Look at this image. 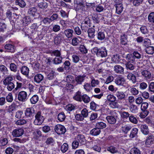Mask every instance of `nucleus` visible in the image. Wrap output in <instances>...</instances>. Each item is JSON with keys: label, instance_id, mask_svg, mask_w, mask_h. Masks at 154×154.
Here are the masks:
<instances>
[{"label": "nucleus", "instance_id": "1", "mask_svg": "<svg viewBox=\"0 0 154 154\" xmlns=\"http://www.w3.org/2000/svg\"><path fill=\"white\" fill-rule=\"evenodd\" d=\"M92 52L96 53L97 56L99 57H105L107 55V51L104 47L100 48L95 47L92 49Z\"/></svg>", "mask_w": 154, "mask_h": 154}, {"label": "nucleus", "instance_id": "2", "mask_svg": "<svg viewBox=\"0 0 154 154\" xmlns=\"http://www.w3.org/2000/svg\"><path fill=\"white\" fill-rule=\"evenodd\" d=\"M90 20L88 17H86L82 22L81 24V28L82 32H86L89 29Z\"/></svg>", "mask_w": 154, "mask_h": 154}, {"label": "nucleus", "instance_id": "3", "mask_svg": "<svg viewBox=\"0 0 154 154\" xmlns=\"http://www.w3.org/2000/svg\"><path fill=\"white\" fill-rule=\"evenodd\" d=\"M35 119L34 122L35 125H39L43 122L44 119L42 116L41 115V112H38L35 116Z\"/></svg>", "mask_w": 154, "mask_h": 154}, {"label": "nucleus", "instance_id": "4", "mask_svg": "<svg viewBox=\"0 0 154 154\" xmlns=\"http://www.w3.org/2000/svg\"><path fill=\"white\" fill-rule=\"evenodd\" d=\"M18 100L20 101L24 102L27 99V94L24 91H21L19 92L18 94Z\"/></svg>", "mask_w": 154, "mask_h": 154}, {"label": "nucleus", "instance_id": "5", "mask_svg": "<svg viewBox=\"0 0 154 154\" xmlns=\"http://www.w3.org/2000/svg\"><path fill=\"white\" fill-rule=\"evenodd\" d=\"M54 130L59 134H64L66 131V128L64 126L60 124H57L55 126Z\"/></svg>", "mask_w": 154, "mask_h": 154}, {"label": "nucleus", "instance_id": "6", "mask_svg": "<svg viewBox=\"0 0 154 154\" xmlns=\"http://www.w3.org/2000/svg\"><path fill=\"white\" fill-rule=\"evenodd\" d=\"M74 4L76 6V9L78 10L82 11L85 10V5L84 2L81 0H74Z\"/></svg>", "mask_w": 154, "mask_h": 154}, {"label": "nucleus", "instance_id": "7", "mask_svg": "<svg viewBox=\"0 0 154 154\" xmlns=\"http://www.w3.org/2000/svg\"><path fill=\"white\" fill-rule=\"evenodd\" d=\"M23 133V129L21 128H19L14 130L12 133V134L14 137H18L22 136Z\"/></svg>", "mask_w": 154, "mask_h": 154}, {"label": "nucleus", "instance_id": "8", "mask_svg": "<svg viewBox=\"0 0 154 154\" xmlns=\"http://www.w3.org/2000/svg\"><path fill=\"white\" fill-rule=\"evenodd\" d=\"M75 140H77L80 144L84 145L86 143V140L83 135L79 134L75 138Z\"/></svg>", "mask_w": 154, "mask_h": 154}, {"label": "nucleus", "instance_id": "9", "mask_svg": "<svg viewBox=\"0 0 154 154\" xmlns=\"http://www.w3.org/2000/svg\"><path fill=\"white\" fill-rule=\"evenodd\" d=\"M34 109L32 107H29L26 108L25 112V116L28 117H32L33 114L34 113Z\"/></svg>", "mask_w": 154, "mask_h": 154}, {"label": "nucleus", "instance_id": "10", "mask_svg": "<svg viewBox=\"0 0 154 154\" xmlns=\"http://www.w3.org/2000/svg\"><path fill=\"white\" fill-rule=\"evenodd\" d=\"M125 80L122 76H118L115 79V83L119 85H122L125 84Z\"/></svg>", "mask_w": 154, "mask_h": 154}, {"label": "nucleus", "instance_id": "11", "mask_svg": "<svg viewBox=\"0 0 154 154\" xmlns=\"http://www.w3.org/2000/svg\"><path fill=\"white\" fill-rule=\"evenodd\" d=\"M4 48L5 49L8 50L9 52L11 53L14 52L15 50V47L13 45L10 43L6 44L5 45Z\"/></svg>", "mask_w": 154, "mask_h": 154}, {"label": "nucleus", "instance_id": "12", "mask_svg": "<svg viewBox=\"0 0 154 154\" xmlns=\"http://www.w3.org/2000/svg\"><path fill=\"white\" fill-rule=\"evenodd\" d=\"M114 70L117 73L122 74L124 73V68L119 65H116L114 66Z\"/></svg>", "mask_w": 154, "mask_h": 154}, {"label": "nucleus", "instance_id": "13", "mask_svg": "<svg viewBox=\"0 0 154 154\" xmlns=\"http://www.w3.org/2000/svg\"><path fill=\"white\" fill-rule=\"evenodd\" d=\"M141 132L144 134L147 135L149 132V128L148 126L146 124L142 125L140 126Z\"/></svg>", "mask_w": 154, "mask_h": 154}, {"label": "nucleus", "instance_id": "14", "mask_svg": "<svg viewBox=\"0 0 154 154\" xmlns=\"http://www.w3.org/2000/svg\"><path fill=\"white\" fill-rule=\"evenodd\" d=\"M142 75L146 79H149L151 77V74L150 72L146 70H143L141 72Z\"/></svg>", "mask_w": 154, "mask_h": 154}, {"label": "nucleus", "instance_id": "15", "mask_svg": "<svg viewBox=\"0 0 154 154\" xmlns=\"http://www.w3.org/2000/svg\"><path fill=\"white\" fill-rule=\"evenodd\" d=\"M116 95L120 100L125 99L126 98L125 93L122 91H117L116 92Z\"/></svg>", "mask_w": 154, "mask_h": 154}, {"label": "nucleus", "instance_id": "16", "mask_svg": "<svg viewBox=\"0 0 154 154\" xmlns=\"http://www.w3.org/2000/svg\"><path fill=\"white\" fill-rule=\"evenodd\" d=\"M106 119L108 122L110 124H114L116 122V119L115 117L112 116H107Z\"/></svg>", "mask_w": 154, "mask_h": 154}, {"label": "nucleus", "instance_id": "17", "mask_svg": "<svg viewBox=\"0 0 154 154\" xmlns=\"http://www.w3.org/2000/svg\"><path fill=\"white\" fill-rule=\"evenodd\" d=\"M100 132V130L97 127L92 129L90 132V134L94 136L99 135Z\"/></svg>", "mask_w": 154, "mask_h": 154}, {"label": "nucleus", "instance_id": "18", "mask_svg": "<svg viewBox=\"0 0 154 154\" xmlns=\"http://www.w3.org/2000/svg\"><path fill=\"white\" fill-rule=\"evenodd\" d=\"M44 79V76L41 74L36 75L34 78V81L37 83H40Z\"/></svg>", "mask_w": 154, "mask_h": 154}, {"label": "nucleus", "instance_id": "19", "mask_svg": "<svg viewBox=\"0 0 154 154\" xmlns=\"http://www.w3.org/2000/svg\"><path fill=\"white\" fill-rule=\"evenodd\" d=\"M125 58L127 62L134 63V62L135 61V58L133 54H127Z\"/></svg>", "mask_w": 154, "mask_h": 154}, {"label": "nucleus", "instance_id": "20", "mask_svg": "<svg viewBox=\"0 0 154 154\" xmlns=\"http://www.w3.org/2000/svg\"><path fill=\"white\" fill-rule=\"evenodd\" d=\"M62 33V32L59 33L57 36L55 38L54 42L55 44L57 45L59 44L63 38Z\"/></svg>", "mask_w": 154, "mask_h": 154}, {"label": "nucleus", "instance_id": "21", "mask_svg": "<svg viewBox=\"0 0 154 154\" xmlns=\"http://www.w3.org/2000/svg\"><path fill=\"white\" fill-rule=\"evenodd\" d=\"M145 51L146 53L149 54H152L154 53V47L148 46L145 49Z\"/></svg>", "mask_w": 154, "mask_h": 154}, {"label": "nucleus", "instance_id": "22", "mask_svg": "<svg viewBox=\"0 0 154 154\" xmlns=\"http://www.w3.org/2000/svg\"><path fill=\"white\" fill-rule=\"evenodd\" d=\"M73 32V30L69 29H66L64 32V34L68 38H70L72 37Z\"/></svg>", "mask_w": 154, "mask_h": 154}, {"label": "nucleus", "instance_id": "23", "mask_svg": "<svg viewBox=\"0 0 154 154\" xmlns=\"http://www.w3.org/2000/svg\"><path fill=\"white\" fill-rule=\"evenodd\" d=\"M123 7L122 4L119 3L116 5V12L118 14H120L123 11Z\"/></svg>", "mask_w": 154, "mask_h": 154}, {"label": "nucleus", "instance_id": "24", "mask_svg": "<svg viewBox=\"0 0 154 154\" xmlns=\"http://www.w3.org/2000/svg\"><path fill=\"white\" fill-rule=\"evenodd\" d=\"M82 96L81 95V92L79 91L76 92L73 97L74 99L76 101L80 102L82 101Z\"/></svg>", "mask_w": 154, "mask_h": 154}, {"label": "nucleus", "instance_id": "25", "mask_svg": "<svg viewBox=\"0 0 154 154\" xmlns=\"http://www.w3.org/2000/svg\"><path fill=\"white\" fill-rule=\"evenodd\" d=\"M127 36L125 33H122L121 36V43L122 45H125L127 44L128 41Z\"/></svg>", "mask_w": 154, "mask_h": 154}, {"label": "nucleus", "instance_id": "26", "mask_svg": "<svg viewBox=\"0 0 154 154\" xmlns=\"http://www.w3.org/2000/svg\"><path fill=\"white\" fill-rule=\"evenodd\" d=\"M85 76L79 75L75 78V80L76 82V85L81 84L84 80Z\"/></svg>", "mask_w": 154, "mask_h": 154}, {"label": "nucleus", "instance_id": "27", "mask_svg": "<svg viewBox=\"0 0 154 154\" xmlns=\"http://www.w3.org/2000/svg\"><path fill=\"white\" fill-rule=\"evenodd\" d=\"M88 36L90 38H93L95 36V29L93 28H91L88 29L87 31Z\"/></svg>", "mask_w": 154, "mask_h": 154}, {"label": "nucleus", "instance_id": "28", "mask_svg": "<svg viewBox=\"0 0 154 154\" xmlns=\"http://www.w3.org/2000/svg\"><path fill=\"white\" fill-rule=\"evenodd\" d=\"M29 68L25 66L22 67L21 69V73L24 75H28L29 73Z\"/></svg>", "mask_w": 154, "mask_h": 154}, {"label": "nucleus", "instance_id": "29", "mask_svg": "<svg viewBox=\"0 0 154 154\" xmlns=\"http://www.w3.org/2000/svg\"><path fill=\"white\" fill-rule=\"evenodd\" d=\"M130 2H132L134 6L137 7L140 5L143 2V0H128Z\"/></svg>", "mask_w": 154, "mask_h": 154}, {"label": "nucleus", "instance_id": "30", "mask_svg": "<svg viewBox=\"0 0 154 154\" xmlns=\"http://www.w3.org/2000/svg\"><path fill=\"white\" fill-rule=\"evenodd\" d=\"M13 80V78L11 76H9L7 77L3 80V84L5 85H7L8 84L12 82V81Z\"/></svg>", "mask_w": 154, "mask_h": 154}, {"label": "nucleus", "instance_id": "31", "mask_svg": "<svg viewBox=\"0 0 154 154\" xmlns=\"http://www.w3.org/2000/svg\"><path fill=\"white\" fill-rule=\"evenodd\" d=\"M91 84L92 87H95L98 85L100 83V82L98 80H96L92 77L91 78Z\"/></svg>", "mask_w": 154, "mask_h": 154}, {"label": "nucleus", "instance_id": "32", "mask_svg": "<svg viewBox=\"0 0 154 154\" xmlns=\"http://www.w3.org/2000/svg\"><path fill=\"white\" fill-rule=\"evenodd\" d=\"M138 131V129L136 128H133L131 132L129 137L130 138H133L136 137Z\"/></svg>", "mask_w": 154, "mask_h": 154}, {"label": "nucleus", "instance_id": "33", "mask_svg": "<svg viewBox=\"0 0 154 154\" xmlns=\"http://www.w3.org/2000/svg\"><path fill=\"white\" fill-rule=\"evenodd\" d=\"M127 78L128 79L131 81L133 83H135L136 82V77L133 74L131 73H129L127 75Z\"/></svg>", "mask_w": 154, "mask_h": 154}, {"label": "nucleus", "instance_id": "34", "mask_svg": "<svg viewBox=\"0 0 154 154\" xmlns=\"http://www.w3.org/2000/svg\"><path fill=\"white\" fill-rule=\"evenodd\" d=\"M131 63L127 62L125 64L126 69L131 70H134L135 68V66L133 63Z\"/></svg>", "mask_w": 154, "mask_h": 154}, {"label": "nucleus", "instance_id": "35", "mask_svg": "<svg viewBox=\"0 0 154 154\" xmlns=\"http://www.w3.org/2000/svg\"><path fill=\"white\" fill-rule=\"evenodd\" d=\"M68 144L66 143H64L61 146L60 150L63 153H64L68 150Z\"/></svg>", "mask_w": 154, "mask_h": 154}, {"label": "nucleus", "instance_id": "36", "mask_svg": "<svg viewBox=\"0 0 154 154\" xmlns=\"http://www.w3.org/2000/svg\"><path fill=\"white\" fill-rule=\"evenodd\" d=\"M37 10L35 7H31L29 8L28 11V13L34 16H35L37 12Z\"/></svg>", "mask_w": 154, "mask_h": 154}, {"label": "nucleus", "instance_id": "37", "mask_svg": "<svg viewBox=\"0 0 154 154\" xmlns=\"http://www.w3.org/2000/svg\"><path fill=\"white\" fill-rule=\"evenodd\" d=\"M15 3L16 5H18L21 8H24L26 5L25 2L23 0H17Z\"/></svg>", "mask_w": 154, "mask_h": 154}, {"label": "nucleus", "instance_id": "38", "mask_svg": "<svg viewBox=\"0 0 154 154\" xmlns=\"http://www.w3.org/2000/svg\"><path fill=\"white\" fill-rule=\"evenodd\" d=\"M100 14L99 15L96 14H94L92 16V19L94 23H98L99 22L100 17Z\"/></svg>", "mask_w": 154, "mask_h": 154}, {"label": "nucleus", "instance_id": "39", "mask_svg": "<svg viewBox=\"0 0 154 154\" xmlns=\"http://www.w3.org/2000/svg\"><path fill=\"white\" fill-rule=\"evenodd\" d=\"M66 82L70 83H73L75 82L74 77L72 75H68L66 78Z\"/></svg>", "mask_w": 154, "mask_h": 154}, {"label": "nucleus", "instance_id": "40", "mask_svg": "<svg viewBox=\"0 0 154 154\" xmlns=\"http://www.w3.org/2000/svg\"><path fill=\"white\" fill-rule=\"evenodd\" d=\"M131 129V127L129 125H125L122 127V130L125 134H127Z\"/></svg>", "mask_w": 154, "mask_h": 154}, {"label": "nucleus", "instance_id": "41", "mask_svg": "<svg viewBox=\"0 0 154 154\" xmlns=\"http://www.w3.org/2000/svg\"><path fill=\"white\" fill-rule=\"evenodd\" d=\"M107 150L112 153H114L118 152L117 149L113 146H111L107 147Z\"/></svg>", "mask_w": 154, "mask_h": 154}, {"label": "nucleus", "instance_id": "42", "mask_svg": "<svg viewBox=\"0 0 154 154\" xmlns=\"http://www.w3.org/2000/svg\"><path fill=\"white\" fill-rule=\"evenodd\" d=\"M153 136H150L147 138L145 141V144L146 146H149L151 145L153 143Z\"/></svg>", "mask_w": 154, "mask_h": 154}, {"label": "nucleus", "instance_id": "43", "mask_svg": "<svg viewBox=\"0 0 154 154\" xmlns=\"http://www.w3.org/2000/svg\"><path fill=\"white\" fill-rule=\"evenodd\" d=\"M83 87L85 90L88 92H90L92 89L91 85L89 83H85L83 85Z\"/></svg>", "mask_w": 154, "mask_h": 154}, {"label": "nucleus", "instance_id": "44", "mask_svg": "<svg viewBox=\"0 0 154 154\" xmlns=\"http://www.w3.org/2000/svg\"><path fill=\"white\" fill-rule=\"evenodd\" d=\"M81 42L79 40L78 38L76 37L73 38L71 41V44L74 46H76L78 45Z\"/></svg>", "mask_w": 154, "mask_h": 154}, {"label": "nucleus", "instance_id": "45", "mask_svg": "<svg viewBox=\"0 0 154 154\" xmlns=\"http://www.w3.org/2000/svg\"><path fill=\"white\" fill-rule=\"evenodd\" d=\"M38 100V97L37 95H34L30 98V100L31 103H36Z\"/></svg>", "mask_w": 154, "mask_h": 154}, {"label": "nucleus", "instance_id": "46", "mask_svg": "<svg viewBox=\"0 0 154 154\" xmlns=\"http://www.w3.org/2000/svg\"><path fill=\"white\" fill-rule=\"evenodd\" d=\"M96 125L100 129L105 128L106 126V124L102 122H98L96 123Z\"/></svg>", "mask_w": 154, "mask_h": 154}, {"label": "nucleus", "instance_id": "47", "mask_svg": "<svg viewBox=\"0 0 154 154\" xmlns=\"http://www.w3.org/2000/svg\"><path fill=\"white\" fill-rule=\"evenodd\" d=\"M66 118L65 115L63 112L59 113L57 116L58 119L60 122L63 121Z\"/></svg>", "mask_w": 154, "mask_h": 154}, {"label": "nucleus", "instance_id": "48", "mask_svg": "<svg viewBox=\"0 0 154 154\" xmlns=\"http://www.w3.org/2000/svg\"><path fill=\"white\" fill-rule=\"evenodd\" d=\"M120 113L122 119H127L130 116L129 113L125 111H121Z\"/></svg>", "mask_w": 154, "mask_h": 154}, {"label": "nucleus", "instance_id": "49", "mask_svg": "<svg viewBox=\"0 0 154 154\" xmlns=\"http://www.w3.org/2000/svg\"><path fill=\"white\" fill-rule=\"evenodd\" d=\"M82 100L85 103H88L90 100V97L86 94L82 96Z\"/></svg>", "mask_w": 154, "mask_h": 154}, {"label": "nucleus", "instance_id": "50", "mask_svg": "<svg viewBox=\"0 0 154 154\" xmlns=\"http://www.w3.org/2000/svg\"><path fill=\"white\" fill-rule=\"evenodd\" d=\"M45 143L47 145H53L54 143V140L51 137H49L46 140Z\"/></svg>", "mask_w": 154, "mask_h": 154}, {"label": "nucleus", "instance_id": "51", "mask_svg": "<svg viewBox=\"0 0 154 154\" xmlns=\"http://www.w3.org/2000/svg\"><path fill=\"white\" fill-rule=\"evenodd\" d=\"M129 120L131 122L134 124H137L138 122L136 118L132 115H130L129 117Z\"/></svg>", "mask_w": 154, "mask_h": 154}, {"label": "nucleus", "instance_id": "52", "mask_svg": "<svg viewBox=\"0 0 154 154\" xmlns=\"http://www.w3.org/2000/svg\"><path fill=\"white\" fill-rule=\"evenodd\" d=\"M8 143V139L6 138H3L0 140V146H5Z\"/></svg>", "mask_w": 154, "mask_h": 154}, {"label": "nucleus", "instance_id": "53", "mask_svg": "<svg viewBox=\"0 0 154 154\" xmlns=\"http://www.w3.org/2000/svg\"><path fill=\"white\" fill-rule=\"evenodd\" d=\"M107 99L110 102H113L116 100V98L114 96L111 94H109L107 95Z\"/></svg>", "mask_w": 154, "mask_h": 154}, {"label": "nucleus", "instance_id": "54", "mask_svg": "<svg viewBox=\"0 0 154 154\" xmlns=\"http://www.w3.org/2000/svg\"><path fill=\"white\" fill-rule=\"evenodd\" d=\"M62 57H55L53 60L54 63L55 64H58L62 62Z\"/></svg>", "mask_w": 154, "mask_h": 154}, {"label": "nucleus", "instance_id": "55", "mask_svg": "<svg viewBox=\"0 0 154 154\" xmlns=\"http://www.w3.org/2000/svg\"><path fill=\"white\" fill-rule=\"evenodd\" d=\"M72 60L73 63H77L79 61L80 58L77 55L74 54L72 56Z\"/></svg>", "mask_w": 154, "mask_h": 154}, {"label": "nucleus", "instance_id": "56", "mask_svg": "<svg viewBox=\"0 0 154 154\" xmlns=\"http://www.w3.org/2000/svg\"><path fill=\"white\" fill-rule=\"evenodd\" d=\"M129 109L131 112L135 113L137 112L138 108L136 105L132 104L130 106Z\"/></svg>", "mask_w": 154, "mask_h": 154}, {"label": "nucleus", "instance_id": "57", "mask_svg": "<svg viewBox=\"0 0 154 154\" xmlns=\"http://www.w3.org/2000/svg\"><path fill=\"white\" fill-rule=\"evenodd\" d=\"M38 6L39 8L43 9L46 8L48 5L46 2H42L39 3L38 4Z\"/></svg>", "mask_w": 154, "mask_h": 154}, {"label": "nucleus", "instance_id": "58", "mask_svg": "<svg viewBox=\"0 0 154 154\" xmlns=\"http://www.w3.org/2000/svg\"><path fill=\"white\" fill-rule=\"evenodd\" d=\"M130 92L134 95H137L139 93V91L136 88L131 87L130 88Z\"/></svg>", "mask_w": 154, "mask_h": 154}, {"label": "nucleus", "instance_id": "59", "mask_svg": "<svg viewBox=\"0 0 154 154\" xmlns=\"http://www.w3.org/2000/svg\"><path fill=\"white\" fill-rule=\"evenodd\" d=\"M105 37L104 33L102 32H100L98 33L97 38L98 39L100 40H102Z\"/></svg>", "mask_w": 154, "mask_h": 154}, {"label": "nucleus", "instance_id": "60", "mask_svg": "<svg viewBox=\"0 0 154 154\" xmlns=\"http://www.w3.org/2000/svg\"><path fill=\"white\" fill-rule=\"evenodd\" d=\"M148 19L149 22L154 23V12L150 13L148 17Z\"/></svg>", "mask_w": 154, "mask_h": 154}, {"label": "nucleus", "instance_id": "61", "mask_svg": "<svg viewBox=\"0 0 154 154\" xmlns=\"http://www.w3.org/2000/svg\"><path fill=\"white\" fill-rule=\"evenodd\" d=\"M142 111L140 114V117L141 118L143 119L147 116L149 113V112L147 110Z\"/></svg>", "mask_w": 154, "mask_h": 154}, {"label": "nucleus", "instance_id": "62", "mask_svg": "<svg viewBox=\"0 0 154 154\" xmlns=\"http://www.w3.org/2000/svg\"><path fill=\"white\" fill-rule=\"evenodd\" d=\"M120 57L117 54L114 55L112 58V60L116 63H118L120 60Z\"/></svg>", "mask_w": 154, "mask_h": 154}, {"label": "nucleus", "instance_id": "63", "mask_svg": "<svg viewBox=\"0 0 154 154\" xmlns=\"http://www.w3.org/2000/svg\"><path fill=\"white\" fill-rule=\"evenodd\" d=\"M131 154H141L139 150L136 148L131 149L130 151Z\"/></svg>", "mask_w": 154, "mask_h": 154}, {"label": "nucleus", "instance_id": "64", "mask_svg": "<svg viewBox=\"0 0 154 154\" xmlns=\"http://www.w3.org/2000/svg\"><path fill=\"white\" fill-rule=\"evenodd\" d=\"M143 99L141 97H137L135 99L136 104L138 105L141 104L143 103Z\"/></svg>", "mask_w": 154, "mask_h": 154}]
</instances>
